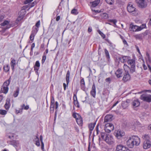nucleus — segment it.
<instances>
[{"mask_svg": "<svg viewBox=\"0 0 151 151\" xmlns=\"http://www.w3.org/2000/svg\"><path fill=\"white\" fill-rule=\"evenodd\" d=\"M140 143L139 138L137 136L133 135L127 142V145L130 148H132L134 145H138Z\"/></svg>", "mask_w": 151, "mask_h": 151, "instance_id": "f257e3e1", "label": "nucleus"}, {"mask_svg": "<svg viewBox=\"0 0 151 151\" xmlns=\"http://www.w3.org/2000/svg\"><path fill=\"white\" fill-rule=\"evenodd\" d=\"M101 137L109 144L111 145L114 143L113 137L111 135L102 132L101 133Z\"/></svg>", "mask_w": 151, "mask_h": 151, "instance_id": "f03ea898", "label": "nucleus"}, {"mask_svg": "<svg viewBox=\"0 0 151 151\" xmlns=\"http://www.w3.org/2000/svg\"><path fill=\"white\" fill-rule=\"evenodd\" d=\"M128 12L133 16H137L139 12L133 6V4L132 2L129 3L127 7Z\"/></svg>", "mask_w": 151, "mask_h": 151, "instance_id": "7ed1b4c3", "label": "nucleus"}, {"mask_svg": "<svg viewBox=\"0 0 151 151\" xmlns=\"http://www.w3.org/2000/svg\"><path fill=\"white\" fill-rule=\"evenodd\" d=\"M145 27L146 25L145 24H142L140 26H138L134 25L132 24H131L129 25V28L131 31H132L133 32H137L141 31L145 28Z\"/></svg>", "mask_w": 151, "mask_h": 151, "instance_id": "20e7f679", "label": "nucleus"}, {"mask_svg": "<svg viewBox=\"0 0 151 151\" xmlns=\"http://www.w3.org/2000/svg\"><path fill=\"white\" fill-rule=\"evenodd\" d=\"M11 80L10 77L8 80L4 82L1 89V91L2 93L6 94L8 92L9 90L8 86L10 84Z\"/></svg>", "mask_w": 151, "mask_h": 151, "instance_id": "39448f33", "label": "nucleus"}, {"mask_svg": "<svg viewBox=\"0 0 151 151\" xmlns=\"http://www.w3.org/2000/svg\"><path fill=\"white\" fill-rule=\"evenodd\" d=\"M143 138L145 140L143 145L144 148L146 149L150 148L151 146V143L150 140L149 136L145 134L143 137Z\"/></svg>", "mask_w": 151, "mask_h": 151, "instance_id": "423d86ee", "label": "nucleus"}, {"mask_svg": "<svg viewBox=\"0 0 151 151\" xmlns=\"http://www.w3.org/2000/svg\"><path fill=\"white\" fill-rule=\"evenodd\" d=\"M114 128L113 125L111 123H107L105 124L104 129L106 132L110 133Z\"/></svg>", "mask_w": 151, "mask_h": 151, "instance_id": "0eeeda50", "label": "nucleus"}, {"mask_svg": "<svg viewBox=\"0 0 151 151\" xmlns=\"http://www.w3.org/2000/svg\"><path fill=\"white\" fill-rule=\"evenodd\" d=\"M140 99L148 102H151V95L148 94H143L140 97Z\"/></svg>", "mask_w": 151, "mask_h": 151, "instance_id": "6e6552de", "label": "nucleus"}, {"mask_svg": "<svg viewBox=\"0 0 151 151\" xmlns=\"http://www.w3.org/2000/svg\"><path fill=\"white\" fill-rule=\"evenodd\" d=\"M114 134L116 137L118 139H120L125 134V132L123 131L120 130L115 131Z\"/></svg>", "mask_w": 151, "mask_h": 151, "instance_id": "1a4fd4ad", "label": "nucleus"}, {"mask_svg": "<svg viewBox=\"0 0 151 151\" xmlns=\"http://www.w3.org/2000/svg\"><path fill=\"white\" fill-rule=\"evenodd\" d=\"M136 2L139 7L143 8L147 6V3L145 0H136Z\"/></svg>", "mask_w": 151, "mask_h": 151, "instance_id": "9d476101", "label": "nucleus"}, {"mask_svg": "<svg viewBox=\"0 0 151 151\" xmlns=\"http://www.w3.org/2000/svg\"><path fill=\"white\" fill-rule=\"evenodd\" d=\"M116 151H129V149L126 147L120 145L116 146Z\"/></svg>", "mask_w": 151, "mask_h": 151, "instance_id": "9b49d317", "label": "nucleus"}, {"mask_svg": "<svg viewBox=\"0 0 151 151\" xmlns=\"http://www.w3.org/2000/svg\"><path fill=\"white\" fill-rule=\"evenodd\" d=\"M130 76L128 72H125L122 80L124 82H127L130 80Z\"/></svg>", "mask_w": 151, "mask_h": 151, "instance_id": "f8f14e48", "label": "nucleus"}, {"mask_svg": "<svg viewBox=\"0 0 151 151\" xmlns=\"http://www.w3.org/2000/svg\"><path fill=\"white\" fill-rule=\"evenodd\" d=\"M40 66V63L39 61H37L34 66V70L35 71V73L37 75H38V71Z\"/></svg>", "mask_w": 151, "mask_h": 151, "instance_id": "ddd939ff", "label": "nucleus"}, {"mask_svg": "<svg viewBox=\"0 0 151 151\" xmlns=\"http://www.w3.org/2000/svg\"><path fill=\"white\" fill-rule=\"evenodd\" d=\"M115 74L117 78L122 77L123 74V70L120 68H119L115 72Z\"/></svg>", "mask_w": 151, "mask_h": 151, "instance_id": "4468645a", "label": "nucleus"}, {"mask_svg": "<svg viewBox=\"0 0 151 151\" xmlns=\"http://www.w3.org/2000/svg\"><path fill=\"white\" fill-rule=\"evenodd\" d=\"M132 104L133 107L135 108L139 105L140 102L137 99H133Z\"/></svg>", "mask_w": 151, "mask_h": 151, "instance_id": "2eb2a0df", "label": "nucleus"}, {"mask_svg": "<svg viewBox=\"0 0 151 151\" xmlns=\"http://www.w3.org/2000/svg\"><path fill=\"white\" fill-rule=\"evenodd\" d=\"M96 88L95 84L93 83L91 90L90 92L91 95L94 98H95L96 95Z\"/></svg>", "mask_w": 151, "mask_h": 151, "instance_id": "dca6fc26", "label": "nucleus"}, {"mask_svg": "<svg viewBox=\"0 0 151 151\" xmlns=\"http://www.w3.org/2000/svg\"><path fill=\"white\" fill-rule=\"evenodd\" d=\"M100 2V0H95L94 1L90 2V3L92 9V7H94L97 6Z\"/></svg>", "mask_w": 151, "mask_h": 151, "instance_id": "f3484780", "label": "nucleus"}, {"mask_svg": "<svg viewBox=\"0 0 151 151\" xmlns=\"http://www.w3.org/2000/svg\"><path fill=\"white\" fill-rule=\"evenodd\" d=\"M130 57L126 56H123L120 58L121 61L122 63H124L128 62L130 59Z\"/></svg>", "mask_w": 151, "mask_h": 151, "instance_id": "a211bd4d", "label": "nucleus"}, {"mask_svg": "<svg viewBox=\"0 0 151 151\" xmlns=\"http://www.w3.org/2000/svg\"><path fill=\"white\" fill-rule=\"evenodd\" d=\"M113 117V116L112 115H107L105 117L104 122H107L112 120Z\"/></svg>", "mask_w": 151, "mask_h": 151, "instance_id": "6ab92c4d", "label": "nucleus"}, {"mask_svg": "<svg viewBox=\"0 0 151 151\" xmlns=\"http://www.w3.org/2000/svg\"><path fill=\"white\" fill-rule=\"evenodd\" d=\"M33 141L35 142V144L37 146H40V144L39 141V138L38 137V135L35 136L34 137Z\"/></svg>", "mask_w": 151, "mask_h": 151, "instance_id": "aec40b11", "label": "nucleus"}, {"mask_svg": "<svg viewBox=\"0 0 151 151\" xmlns=\"http://www.w3.org/2000/svg\"><path fill=\"white\" fill-rule=\"evenodd\" d=\"M145 35V33L140 34H139L136 35L135 36V37L137 39L141 40L144 37Z\"/></svg>", "mask_w": 151, "mask_h": 151, "instance_id": "412c9836", "label": "nucleus"}, {"mask_svg": "<svg viewBox=\"0 0 151 151\" xmlns=\"http://www.w3.org/2000/svg\"><path fill=\"white\" fill-rule=\"evenodd\" d=\"M129 100H127L126 101H123L122 103V106L124 109H126L129 105Z\"/></svg>", "mask_w": 151, "mask_h": 151, "instance_id": "4be33fe9", "label": "nucleus"}, {"mask_svg": "<svg viewBox=\"0 0 151 151\" xmlns=\"http://www.w3.org/2000/svg\"><path fill=\"white\" fill-rule=\"evenodd\" d=\"M37 30L36 29L35 30H32L31 34L29 38L31 40L33 41L34 39V37L37 32Z\"/></svg>", "mask_w": 151, "mask_h": 151, "instance_id": "5701e85b", "label": "nucleus"}, {"mask_svg": "<svg viewBox=\"0 0 151 151\" xmlns=\"http://www.w3.org/2000/svg\"><path fill=\"white\" fill-rule=\"evenodd\" d=\"M81 89L83 91L85 88V83L83 78L82 79L80 82Z\"/></svg>", "mask_w": 151, "mask_h": 151, "instance_id": "b1692460", "label": "nucleus"}, {"mask_svg": "<svg viewBox=\"0 0 151 151\" xmlns=\"http://www.w3.org/2000/svg\"><path fill=\"white\" fill-rule=\"evenodd\" d=\"M108 45L109 46V48L111 50H113L115 47V45L112 43L110 41H107Z\"/></svg>", "mask_w": 151, "mask_h": 151, "instance_id": "393cba45", "label": "nucleus"}, {"mask_svg": "<svg viewBox=\"0 0 151 151\" xmlns=\"http://www.w3.org/2000/svg\"><path fill=\"white\" fill-rule=\"evenodd\" d=\"M10 99H7L6 100V103L4 105V107L6 110L9 109V108L10 106Z\"/></svg>", "mask_w": 151, "mask_h": 151, "instance_id": "a878e982", "label": "nucleus"}, {"mask_svg": "<svg viewBox=\"0 0 151 151\" xmlns=\"http://www.w3.org/2000/svg\"><path fill=\"white\" fill-rule=\"evenodd\" d=\"M73 99L74 104L79 108V103L77 101V96L76 94H74Z\"/></svg>", "mask_w": 151, "mask_h": 151, "instance_id": "bb28decb", "label": "nucleus"}, {"mask_svg": "<svg viewBox=\"0 0 151 151\" xmlns=\"http://www.w3.org/2000/svg\"><path fill=\"white\" fill-rule=\"evenodd\" d=\"M76 121L78 124L80 126H82L83 124V120L82 117L80 116V117L77 118Z\"/></svg>", "mask_w": 151, "mask_h": 151, "instance_id": "cd10ccee", "label": "nucleus"}, {"mask_svg": "<svg viewBox=\"0 0 151 151\" xmlns=\"http://www.w3.org/2000/svg\"><path fill=\"white\" fill-rule=\"evenodd\" d=\"M70 72L69 70H68L67 72L66 80V83L67 85V86H68V84L69 82V77H70Z\"/></svg>", "mask_w": 151, "mask_h": 151, "instance_id": "c85d7f7f", "label": "nucleus"}, {"mask_svg": "<svg viewBox=\"0 0 151 151\" xmlns=\"http://www.w3.org/2000/svg\"><path fill=\"white\" fill-rule=\"evenodd\" d=\"M11 66L12 70H14V67L16 65L15 60L14 59L11 58Z\"/></svg>", "mask_w": 151, "mask_h": 151, "instance_id": "c756f323", "label": "nucleus"}, {"mask_svg": "<svg viewBox=\"0 0 151 151\" xmlns=\"http://www.w3.org/2000/svg\"><path fill=\"white\" fill-rule=\"evenodd\" d=\"M96 124L95 123H91L88 125V128L90 131H92L93 130Z\"/></svg>", "mask_w": 151, "mask_h": 151, "instance_id": "7c9ffc66", "label": "nucleus"}, {"mask_svg": "<svg viewBox=\"0 0 151 151\" xmlns=\"http://www.w3.org/2000/svg\"><path fill=\"white\" fill-rule=\"evenodd\" d=\"M128 63L131 66L135 65V60L133 59H131V58L128 62Z\"/></svg>", "mask_w": 151, "mask_h": 151, "instance_id": "2f4dec72", "label": "nucleus"}, {"mask_svg": "<svg viewBox=\"0 0 151 151\" xmlns=\"http://www.w3.org/2000/svg\"><path fill=\"white\" fill-rule=\"evenodd\" d=\"M25 15V13L24 12L22 14V15H21V14H20L19 16L17 18V21L18 22L20 21L22 19H23V18L24 15Z\"/></svg>", "mask_w": 151, "mask_h": 151, "instance_id": "473e14b6", "label": "nucleus"}, {"mask_svg": "<svg viewBox=\"0 0 151 151\" xmlns=\"http://www.w3.org/2000/svg\"><path fill=\"white\" fill-rule=\"evenodd\" d=\"M19 88H17L13 94V96L14 97H16L18 96L19 93Z\"/></svg>", "mask_w": 151, "mask_h": 151, "instance_id": "72a5a7b5", "label": "nucleus"}, {"mask_svg": "<svg viewBox=\"0 0 151 151\" xmlns=\"http://www.w3.org/2000/svg\"><path fill=\"white\" fill-rule=\"evenodd\" d=\"M9 66L8 65H4V71L6 72H7L9 71Z\"/></svg>", "mask_w": 151, "mask_h": 151, "instance_id": "f704fd0d", "label": "nucleus"}, {"mask_svg": "<svg viewBox=\"0 0 151 151\" xmlns=\"http://www.w3.org/2000/svg\"><path fill=\"white\" fill-rule=\"evenodd\" d=\"M109 22L113 23L114 25L113 26L115 27H116V23L117 22V20L116 19H111L109 20Z\"/></svg>", "mask_w": 151, "mask_h": 151, "instance_id": "c9c22d12", "label": "nucleus"}, {"mask_svg": "<svg viewBox=\"0 0 151 151\" xmlns=\"http://www.w3.org/2000/svg\"><path fill=\"white\" fill-rule=\"evenodd\" d=\"M104 52L106 58L108 59L110 58V55L109 52L106 49H104Z\"/></svg>", "mask_w": 151, "mask_h": 151, "instance_id": "e433bc0d", "label": "nucleus"}, {"mask_svg": "<svg viewBox=\"0 0 151 151\" xmlns=\"http://www.w3.org/2000/svg\"><path fill=\"white\" fill-rule=\"evenodd\" d=\"M101 16V18L104 19H106L108 18V14L106 13H103Z\"/></svg>", "mask_w": 151, "mask_h": 151, "instance_id": "4c0bfd02", "label": "nucleus"}, {"mask_svg": "<svg viewBox=\"0 0 151 151\" xmlns=\"http://www.w3.org/2000/svg\"><path fill=\"white\" fill-rule=\"evenodd\" d=\"M22 109H24L26 110H27L29 109V106L28 105L25 106L24 104H23L21 106Z\"/></svg>", "mask_w": 151, "mask_h": 151, "instance_id": "58836bf2", "label": "nucleus"}, {"mask_svg": "<svg viewBox=\"0 0 151 151\" xmlns=\"http://www.w3.org/2000/svg\"><path fill=\"white\" fill-rule=\"evenodd\" d=\"M9 23V22L7 20H5L3 23H1L0 25L2 26H4L8 24Z\"/></svg>", "mask_w": 151, "mask_h": 151, "instance_id": "ea45409f", "label": "nucleus"}, {"mask_svg": "<svg viewBox=\"0 0 151 151\" xmlns=\"http://www.w3.org/2000/svg\"><path fill=\"white\" fill-rule=\"evenodd\" d=\"M123 68L124 70H125V72H128V70L129 69V67L127 65L125 64L123 66Z\"/></svg>", "mask_w": 151, "mask_h": 151, "instance_id": "a19ab883", "label": "nucleus"}, {"mask_svg": "<svg viewBox=\"0 0 151 151\" xmlns=\"http://www.w3.org/2000/svg\"><path fill=\"white\" fill-rule=\"evenodd\" d=\"M73 117L76 119V120L77 119V118L79 117H80L81 116L79 114L76 113H74L73 114Z\"/></svg>", "mask_w": 151, "mask_h": 151, "instance_id": "79ce46f5", "label": "nucleus"}, {"mask_svg": "<svg viewBox=\"0 0 151 151\" xmlns=\"http://www.w3.org/2000/svg\"><path fill=\"white\" fill-rule=\"evenodd\" d=\"M55 108V104H50V111L53 112Z\"/></svg>", "mask_w": 151, "mask_h": 151, "instance_id": "37998d69", "label": "nucleus"}, {"mask_svg": "<svg viewBox=\"0 0 151 151\" xmlns=\"http://www.w3.org/2000/svg\"><path fill=\"white\" fill-rule=\"evenodd\" d=\"M135 65L131 66L130 69V72L133 73L135 71Z\"/></svg>", "mask_w": 151, "mask_h": 151, "instance_id": "c03bdc74", "label": "nucleus"}, {"mask_svg": "<svg viewBox=\"0 0 151 151\" xmlns=\"http://www.w3.org/2000/svg\"><path fill=\"white\" fill-rule=\"evenodd\" d=\"M7 113V111L4 110H0V114L2 115H5Z\"/></svg>", "mask_w": 151, "mask_h": 151, "instance_id": "a18cd8bd", "label": "nucleus"}, {"mask_svg": "<svg viewBox=\"0 0 151 151\" xmlns=\"http://www.w3.org/2000/svg\"><path fill=\"white\" fill-rule=\"evenodd\" d=\"M107 3L110 5L113 4V3L114 1V0H105Z\"/></svg>", "mask_w": 151, "mask_h": 151, "instance_id": "49530a36", "label": "nucleus"}, {"mask_svg": "<svg viewBox=\"0 0 151 151\" xmlns=\"http://www.w3.org/2000/svg\"><path fill=\"white\" fill-rule=\"evenodd\" d=\"M71 13L74 14H77L78 13L77 10L76 9H74L71 11Z\"/></svg>", "mask_w": 151, "mask_h": 151, "instance_id": "de8ad7c7", "label": "nucleus"}, {"mask_svg": "<svg viewBox=\"0 0 151 151\" xmlns=\"http://www.w3.org/2000/svg\"><path fill=\"white\" fill-rule=\"evenodd\" d=\"M98 32L99 34L101 36L103 39L105 38V35L100 30Z\"/></svg>", "mask_w": 151, "mask_h": 151, "instance_id": "09e8293b", "label": "nucleus"}, {"mask_svg": "<svg viewBox=\"0 0 151 151\" xmlns=\"http://www.w3.org/2000/svg\"><path fill=\"white\" fill-rule=\"evenodd\" d=\"M50 104H55V100L53 96H52L51 98Z\"/></svg>", "mask_w": 151, "mask_h": 151, "instance_id": "8fccbe9b", "label": "nucleus"}, {"mask_svg": "<svg viewBox=\"0 0 151 151\" xmlns=\"http://www.w3.org/2000/svg\"><path fill=\"white\" fill-rule=\"evenodd\" d=\"M95 130V131L96 132V135H98L99 134V132L98 126V125H97L96 127Z\"/></svg>", "mask_w": 151, "mask_h": 151, "instance_id": "3c124183", "label": "nucleus"}, {"mask_svg": "<svg viewBox=\"0 0 151 151\" xmlns=\"http://www.w3.org/2000/svg\"><path fill=\"white\" fill-rule=\"evenodd\" d=\"M14 136V134H13L10 133L8 135L9 138L10 139H12Z\"/></svg>", "mask_w": 151, "mask_h": 151, "instance_id": "603ef678", "label": "nucleus"}, {"mask_svg": "<svg viewBox=\"0 0 151 151\" xmlns=\"http://www.w3.org/2000/svg\"><path fill=\"white\" fill-rule=\"evenodd\" d=\"M24 12L25 14V11L24 10H22L20 12H19V13H18L19 16L20 14H21V15H22V14Z\"/></svg>", "mask_w": 151, "mask_h": 151, "instance_id": "864d4df0", "label": "nucleus"}, {"mask_svg": "<svg viewBox=\"0 0 151 151\" xmlns=\"http://www.w3.org/2000/svg\"><path fill=\"white\" fill-rule=\"evenodd\" d=\"M33 0H26V1H25L24 3L25 4H27L28 3H29L32 1Z\"/></svg>", "mask_w": 151, "mask_h": 151, "instance_id": "5fc2aeb1", "label": "nucleus"}, {"mask_svg": "<svg viewBox=\"0 0 151 151\" xmlns=\"http://www.w3.org/2000/svg\"><path fill=\"white\" fill-rule=\"evenodd\" d=\"M58 103L57 101H56L55 102V109H57L58 106Z\"/></svg>", "mask_w": 151, "mask_h": 151, "instance_id": "6e6d98bb", "label": "nucleus"}, {"mask_svg": "<svg viewBox=\"0 0 151 151\" xmlns=\"http://www.w3.org/2000/svg\"><path fill=\"white\" fill-rule=\"evenodd\" d=\"M46 59V55L45 54V52H44L43 53V55L42 56V60H45Z\"/></svg>", "mask_w": 151, "mask_h": 151, "instance_id": "4d7b16f0", "label": "nucleus"}, {"mask_svg": "<svg viewBox=\"0 0 151 151\" xmlns=\"http://www.w3.org/2000/svg\"><path fill=\"white\" fill-rule=\"evenodd\" d=\"M40 21H38L35 24V26L37 27H38L40 25Z\"/></svg>", "mask_w": 151, "mask_h": 151, "instance_id": "13d9d810", "label": "nucleus"}, {"mask_svg": "<svg viewBox=\"0 0 151 151\" xmlns=\"http://www.w3.org/2000/svg\"><path fill=\"white\" fill-rule=\"evenodd\" d=\"M105 81L106 82L110 83L111 81V79L110 78H108L106 79Z\"/></svg>", "mask_w": 151, "mask_h": 151, "instance_id": "bf43d9fd", "label": "nucleus"}, {"mask_svg": "<svg viewBox=\"0 0 151 151\" xmlns=\"http://www.w3.org/2000/svg\"><path fill=\"white\" fill-rule=\"evenodd\" d=\"M63 88H64V90H65L66 89V87L67 86H67V85H66V84L65 83H63Z\"/></svg>", "mask_w": 151, "mask_h": 151, "instance_id": "052dcab7", "label": "nucleus"}, {"mask_svg": "<svg viewBox=\"0 0 151 151\" xmlns=\"http://www.w3.org/2000/svg\"><path fill=\"white\" fill-rule=\"evenodd\" d=\"M136 50H137V51L139 53V54H141V53H140V50H139V49L138 47V46H136Z\"/></svg>", "mask_w": 151, "mask_h": 151, "instance_id": "680f3d73", "label": "nucleus"}, {"mask_svg": "<svg viewBox=\"0 0 151 151\" xmlns=\"http://www.w3.org/2000/svg\"><path fill=\"white\" fill-rule=\"evenodd\" d=\"M4 18V16L0 14V22H1Z\"/></svg>", "mask_w": 151, "mask_h": 151, "instance_id": "e2e57ef3", "label": "nucleus"}, {"mask_svg": "<svg viewBox=\"0 0 151 151\" xmlns=\"http://www.w3.org/2000/svg\"><path fill=\"white\" fill-rule=\"evenodd\" d=\"M35 47V43H33L32 44L31 47V50H33V48Z\"/></svg>", "mask_w": 151, "mask_h": 151, "instance_id": "0e129e2a", "label": "nucleus"}, {"mask_svg": "<svg viewBox=\"0 0 151 151\" xmlns=\"http://www.w3.org/2000/svg\"><path fill=\"white\" fill-rule=\"evenodd\" d=\"M41 149L43 150L44 149V144L43 142H41Z\"/></svg>", "mask_w": 151, "mask_h": 151, "instance_id": "69168bd1", "label": "nucleus"}, {"mask_svg": "<svg viewBox=\"0 0 151 151\" xmlns=\"http://www.w3.org/2000/svg\"><path fill=\"white\" fill-rule=\"evenodd\" d=\"M60 19V17L59 16H57L56 18V21H58Z\"/></svg>", "mask_w": 151, "mask_h": 151, "instance_id": "338daca9", "label": "nucleus"}, {"mask_svg": "<svg viewBox=\"0 0 151 151\" xmlns=\"http://www.w3.org/2000/svg\"><path fill=\"white\" fill-rule=\"evenodd\" d=\"M143 68H144V70H146L147 69V66H146L144 64H143Z\"/></svg>", "mask_w": 151, "mask_h": 151, "instance_id": "774afa93", "label": "nucleus"}]
</instances>
